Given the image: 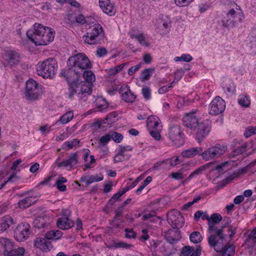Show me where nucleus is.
Returning <instances> with one entry per match:
<instances>
[{
	"label": "nucleus",
	"mask_w": 256,
	"mask_h": 256,
	"mask_svg": "<svg viewBox=\"0 0 256 256\" xmlns=\"http://www.w3.org/2000/svg\"><path fill=\"white\" fill-rule=\"evenodd\" d=\"M68 70L77 76L82 74L84 70L91 67L88 58L82 53L70 57L67 62Z\"/></svg>",
	"instance_id": "nucleus-2"
},
{
	"label": "nucleus",
	"mask_w": 256,
	"mask_h": 256,
	"mask_svg": "<svg viewBox=\"0 0 256 256\" xmlns=\"http://www.w3.org/2000/svg\"><path fill=\"white\" fill-rule=\"evenodd\" d=\"M78 160V154L77 152H74L70 154L67 160L58 163V168L70 166L72 168L77 164Z\"/></svg>",
	"instance_id": "nucleus-19"
},
{
	"label": "nucleus",
	"mask_w": 256,
	"mask_h": 256,
	"mask_svg": "<svg viewBox=\"0 0 256 256\" xmlns=\"http://www.w3.org/2000/svg\"><path fill=\"white\" fill-rule=\"evenodd\" d=\"M122 98L126 102H133L136 98V96L132 92L129 88L126 87V90L122 93Z\"/></svg>",
	"instance_id": "nucleus-27"
},
{
	"label": "nucleus",
	"mask_w": 256,
	"mask_h": 256,
	"mask_svg": "<svg viewBox=\"0 0 256 256\" xmlns=\"http://www.w3.org/2000/svg\"><path fill=\"white\" fill-rule=\"evenodd\" d=\"M222 220V216L218 213H214L211 215L210 220L208 222V227H210L211 226H217Z\"/></svg>",
	"instance_id": "nucleus-32"
},
{
	"label": "nucleus",
	"mask_w": 256,
	"mask_h": 256,
	"mask_svg": "<svg viewBox=\"0 0 256 256\" xmlns=\"http://www.w3.org/2000/svg\"><path fill=\"white\" fill-rule=\"evenodd\" d=\"M244 18L240 7L234 4L232 8L228 11L226 16L224 18L222 22L224 26L232 28L238 24L242 22Z\"/></svg>",
	"instance_id": "nucleus-5"
},
{
	"label": "nucleus",
	"mask_w": 256,
	"mask_h": 256,
	"mask_svg": "<svg viewBox=\"0 0 256 256\" xmlns=\"http://www.w3.org/2000/svg\"><path fill=\"white\" fill-rule=\"evenodd\" d=\"M248 41L254 43V44L256 46V32H253L252 34L248 36Z\"/></svg>",
	"instance_id": "nucleus-64"
},
{
	"label": "nucleus",
	"mask_w": 256,
	"mask_h": 256,
	"mask_svg": "<svg viewBox=\"0 0 256 256\" xmlns=\"http://www.w3.org/2000/svg\"><path fill=\"white\" fill-rule=\"evenodd\" d=\"M146 126L148 130L162 129V125L159 118L156 116H150L148 118Z\"/></svg>",
	"instance_id": "nucleus-18"
},
{
	"label": "nucleus",
	"mask_w": 256,
	"mask_h": 256,
	"mask_svg": "<svg viewBox=\"0 0 256 256\" xmlns=\"http://www.w3.org/2000/svg\"><path fill=\"white\" fill-rule=\"evenodd\" d=\"M92 86L93 84L80 81L76 78V80L68 83V90L66 94L70 98H72L76 94L78 95L90 94L91 92Z\"/></svg>",
	"instance_id": "nucleus-4"
},
{
	"label": "nucleus",
	"mask_w": 256,
	"mask_h": 256,
	"mask_svg": "<svg viewBox=\"0 0 256 256\" xmlns=\"http://www.w3.org/2000/svg\"><path fill=\"white\" fill-rule=\"evenodd\" d=\"M62 235V232L60 230H50L46 234L45 237L48 240H57L60 239Z\"/></svg>",
	"instance_id": "nucleus-29"
},
{
	"label": "nucleus",
	"mask_w": 256,
	"mask_h": 256,
	"mask_svg": "<svg viewBox=\"0 0 256 256\" xmlns=\"http://www.w3.org/2000/svg\"><path fill=\"white\" fill-rule=\"evenodd\" d=\"M255 134H256V126L255 127L249 126L246 129L244 136L246 138H248Z\"/></svg>",
	"instance_id": "nucleus-50"
},
{
	"label": "nucleus",
	"mask_w": 256,
	"mask_h": 256,
	"mask_svg": "<svg viewBox=\"0 0 256 256\" xmlns=\"http://www.w3.org/2000/svg\"><path fill=\"white\" fill-rule=\"evenodd\" d=\"M104 177L102 174H100V178H96V176H94V175L92 176H88V185L94 182H100L103 180Z\"/></svg>",
	"instance_id": "nucleus-56"
},
{
	"label": "nucleus",
	"mask_w": 256,
	"mask_h": 256,
	"mask_svg": "<svg viewBox=\"0 0 256 256\" xmlns=\"http://www.w3.org/2000/svg\"><path fill=\"white\" fill-rule=\"evenodd\" d=\"M32 30L26 32L28 38L36 45H46L54 40V32L48 27L36 23Z\"/></svg>",
	"instance_id": "nucleus-1"
},
{
	"label": "nucleus",
	"mask_w": 256,
	"mask_h": 256,
	"mask_svg": "<svg viewBox=\"0 0 256 256\" xmlns=\"http://www.w3.org/2000/svg\"><path fill=\"white\" fill-rule=\"evenodd\" d=\"M30 226L28 224H18L14 230V237L19 242L26 240L29 236Z\"/></svg>",
	"instance_id": "nucleus-13"
},
{
	"label": "nucleus",
	"mask_w": 256,
	"mask_h": 256,
	"mask_svg": "<svg viewBox=\"0 0 256 256\" xmlns=\"http://www.w3.org/2000/svg\"><path fill=\"white\" fill-rule=\"evenodd\" d=\"M36 198L29 196L20 200L18 202V206L20 208H26L36 202Z\"/></svg>",
	"instance_id": "nucleus-26"
},
{
	"label": "nucleus",
	"mask_w": 256,
	"mask_h": 256,
	"mask_svg": "<svg viewBox=\"0 0 256 256\" xmlns=\"http://www.w3.org/2000/svg\"><path fill=\"white\" fill-rule=\"evenodd\" d=\"M135 38H136L141 44L146 46H148V43L146 42L145 38L142 34L135 36Z\"/></svg>",
	"instance_id": "nucleus-54"
},
{
	"label": "nucleus",
	"mask_w": 256,
	"mask_h": 256,
	"mask_svg": "<svg viewBox=\"0 0 256 256\" xmlns=\"http://www.w3.org/2000/svg\"><path fill=\"white\" fill-rule=\"evenodd\" d=\"M235 248L233 245H230L228 246L224 244V249L218 252H222V256H232L234 253Z\"/></svg>",
	"instance_id": "nucleus-35"
},
{
	"label": "nucleus",
	"mask_w": 256,
	"mask_h": 256,
	"mask_svg": "<svg viewBox=\"0 0 256 256\" xmlns=\"http://www.w3.org/2000/svg\"><path fill=\"white\" fill-rule=\"evenodd\" d=\"M141 63L134 66L130 67L128 70V74L130 76H132L136 72L139 70L141 68Z\"/></svg>",
	"instance_id": "nucleus-58"
},
{
	"label": "nucleus",
	"mask_w": 256,
	"mask_h": 256,
	"mask_svg": "<svg viewBox=\"0 0 256 256\" xmlns=\"http://www.w3.org/2000/svg\"><path fill=\"white\" fill-rule=\"evenodd\" d=\"M247 147L248 144L246 143H244L242 146L236 148L234 150V152L236 155L241 154L246 151Z\"/></svg>",
	"instance_id": "nucleus-48"
},
{
	"label": "nucleus",
	"mask_w": 256,
	"mask_h": 256,
	"mask_svg": "<svg viewBox=\"0 0 256 256\" xmlns=\"http://www.w3.org/2000/svg\"><path fill=\"white\" fill-rule=\"evenodd\" d=\"M206 166H202L194 170L190 174L187 178L186 179V181H189L193 177L196 176L200 175L202 174V172L206 169Z\"/></svg>",
	"instance_id": "nucleus-42"
},
{
	"label": "nucleus",
	"mask_w": 256,
	"mask_h": 256,
	"mask_svg": "<svg viewBox=\"0 0 256 256\" xmlns=\"http://www.w3.org/2000/svg\"><path fill=\"white\" fill-rule=\"evenodd\" d=\"M36 247L44 252L50 250L52 248L50 242L45 238H37L34 242Z\"/></svg>",
	"instance_id": "nucleus-16"
},
{
	"label": "nucleus",
	"mask_w": 256,
	"mask_h": 256,
	"mask_svg": "<svg viewBox=\"0 0 256 256\" xmlns=\"http://www.w3.org/2000/svg\"><path fill=\"white\" fill-rule=\"evenodd\" d=\"M57 68L58 66L56 60L52 58L39 62L36 66L38 74L44 78H53L56 74Z\"/></svg>",
	"instance_id": "nucleus-6"
},
{
	"label": "nucleus",
	"mask_w": 256,
	"mask_h": 256,
	"mask_svg": "<svg viewBox=\"0 0 256 256\" xmlns=\"http://www.w3.org/2000/svg\"><path fill=\"white\" fill-rule=\"evenodd\" d=\"M110 132L111 138H112L114 142L119 143L122 140L123 136L122 134L116 132Z\"/></svg>",
	"instance_id": "nucleus-46"
},
{
	"label": "nucleus",
	"mask_w": 256,
	"mask_h": 256,
	"mask_svg": "<svg viewBox=\"0 0 256 256\" xmlns=\"http://www.w3.org/2000/svg\"><path fill=\"white\" fill-rule=\"evenodd\" d=\"M226 150V146L217 144L214 146L206 149L204 152L202 151V158L206 161L210 160L219 158Z\"/></svg>",
	"instance_id": "nucleus-8"
},
{
	"label": "nucleus",
	"mask_w": 256,
	"mask_h": 256,
	"mask_svg": "<svg viewBox=\"0 0 256 256\" xmlns=\"http://www.w3.org/2000/svg\"><path fill=\"white\" fill-rule=\"evenodd\" d=\"M170 176L172 178L177 180H182L184 178V176L180 172H172L170 174Z\"/></svg>",
	"instance_id": "nucleus-60"
},
{
	"label": "nucleus",
	"mask_w": 256,
	"mask_h": 256,
	"mask_svg": "<svg viewBox=\"0 0 256 256\" xmlns=\"http://www.w3.org/2000/svg\"><path fill=\"white\" fill-rule=\"evenodd\" d=\"M56 224L60 229L68 230L73 226L74 222L68 216H62L58 219Z\"/></svg>",
	"instance_id": "nucleus-21"
},
{
	"label": "nucleus",
	"mask_w": 256,
	"mask_h": 256,
	"mask_svg": "<svg viewBox=\"0 0 256 256\" xmlns=\"http://www.w3.org/2000/svg\"><path fill=\"white\" fill-rule=\"evenodd\" d=\"M107 50L104 48H99L97 49L96 54L98 57H102L107 54Z\"/></svg>",
	"instance_id": "nucleus-61"
},
{
	"label": "nucleus",
	"mask_w": 256,
	"mask_h": 256,
	"mask_svg": "<svg viewBox=\"0 0 256 256\" xmlns=\"http://www.w3.org/2000/svg\"><path fill=\"white\" fill-rule=\"evenodd\" d=\"M238 102L242 106L248 108L250 105V100L247 95L242 94L240 96V98L238 99Z\"/></svg>",
	"instance_id": "nucleus-36"
},
{
	"label": "nucleus",
	"mask_w": 256,
	"mask_h": 256,
	"mask_svg": "<svg viewBox=\"0 0 256 256\" xmlns=\"http://www.w3.org/2000/svg\"><path fill=\"white\" fill-rule=\"evenodd\" d=\"M110 132H109L102 136L100 140V142L104 146L110 140Z\"/></svg>",
	"instance_id": "nucleus-55"
},
{
	"label": "nucleus",
	"mask_w": 256,
	"mask_h": 256,
	"mask_svg": "<svg viewBox=\"0 0 256 256\" xmlns=\"http://www.w3.org/2000/svg\"><path fill=\"white\" fill-rule=\"evenodd\" d=\"M124 232H126L125 237L126 238H134L136 237V234L134 232L132 228H126L124 230Z\"/></svg>",
	"instance_id": "nucleus-53"
},
{
	"label": "nucleus",
	"mask_w": 256,
	"mask_h": 256,
	"mask_svg": "<svg viewBox=\"0 0 256 256\" xmlns=\"http://www.w3.org/2000/svg\"><path fill=\"white\" fill-rule=\"evenodd\" d=\"M162 129H156L149 130L150 134L156 140H158L161 138L160 132Z\"/></svg>",
	"instance_id": "nucleus-49"
},
{
	"label": "nucleus",
	"mask_w": 256,
	"mask_h": 256,
	"mask_svg": "<svg viewBox=\"0 0 256 256\" xmlns=\"http://www.w3.org/2000/svg\"><path fill=\"white\" fill-rule=\"evenodd\" d=\"M16 223L14 219L9 216H6L0 220V231L4 232Z\"/></svg>",
	"instance_id": "nucleus-23"
},
{
	"label": "nucleus",
	"mask_w": 256,
	"mask_h": 256,
	"mask_svg": "<svg viewBox=\"0 0 256 256\" xmlns=\"http://www.w3.org/2000/svg\"><path fill=\"white\" fill-rule=\"evenodd\" d=\"M24 249L23 248H18L10 250H4V254L5 256H22L24 254Z\"/></svg>",
	"instance_id": "nucleus-28"
},
{
	"label": "nucleus",
	"mask_w": 256,
	"mask_h": 256,
	"mask_svg": "<svg viewBox=\"0 0 256 256\" xmlns=\"http://www.w3.org/2000/svg\"><path fill=\"white\" fill-rule=\"evenodd\" d=\"M80 140L78 139H74L72 140L66 142L62 145L64 148L68 150L72 149L74 148L79 147Z\"/></svg>",
	"instance_id": "nucleus-33"
},
{
	"label": "nucleus",
	"mask_w": 256,
	"mask_h": 256,
	"mask_svg": "<svg viewBox=\"0 0 256 256\" xmlns=\"http://www.w3.org/2000/svg\"><path fill=\"white\" fill-rule=\"evenodd\" d=\"M154 71V68H149L145 69L142 72L140 78L144 82L149 80L152 72Z\"/></svg>",
	"instance_id": "nucleus-40"
},
{
	"label": "nucleus",
	"mask_w": 256,
	"mask_h": 256,
	"mask_svg": "<svg viewBox=\"0 0 256 256\" xmlns=\"http://www.w3.org/2000/svg\"><path fill=\"white\" fill-rule=\"evenodd\" d=\"M42 92V86L38 84L35 80L30 79L27 81L24 94L28 100H34L38 99Z\"/></svg>",
	"instance_id": "nucleus-7"
},
{
	"label": "nucleus",
	"mask_w": 256,
	"mask_h": 256,
	"mask_svg": "<svg viewBox=\"0 0 256 256\" xmlns=\"http://www.w3.org/2000/svg\"><path fill=\"white\" fill-rule=\"evenodd\" d=\"M210 106L209 114L211 115H218L222 113L225 110V102L220 97L217 96L211 102Z\"/></svg>",
	"instance_id": "nucleus-12"
},
{
	"label": "nucleus",
	"mask_w": 256,
	"mask_h": 256,
	"mask_svg": "<svg viewBox=\"0 0 256 256\" xmlns=\"http://www.w3.org/2000/svg\"><path fill=\"white\" fill-rule=\"evenodd\" d=\"M51 222V219L46 216H40L34 222V226L38 229L48 228Z\"/></svg>",
	"instance_id": "nucleus-17"
},
{
	"label": "nucleus",
	"mask_w": 256,
	"mask_h": 256,
	"mask_svg": "<svg viewBox=\"0 0 256 256\" xmlns=\"http://www.w3.org/2000/svg\"><path fill=\"white\" fill-rule=\"evenodd\" d=\"M118 116V114L116 112L109 114L104 120V124H110L115 122V118Z\"/></svg>",
	"instance_id": "nucleus-43"
},
{
	"label": "nucleus",
	"mask_w": 256,
	"mask_h": 256,
	"mask_svg": "<svg viewBox=\"0 0 256 256\" xmlns=\"http://www.w3.org/2000/svg\"><path fill=\"white\" fill-rule=\"evenodd\" d=\"M208 230L211 234L208 238V242L210 248H214L216 252L222 251L224 248L225 234L224 230L220 226H211Z\"/></svg>",
	"instance_id": "nucleus-3"
},
{
	"label": "nucleus",
	"mask_w": 256,
	"mask_h": 256,
	"mask_svg": "<svg viewBox=\"0 0 256 256\" xmlns=\"http://www.w3.org/2000/svg\"><path fill=\"white\" fill-rule=\"evenodd\" d=\"M114 246L116 248H129L132 246V245L128 244L127 243L124 242H118L116 243H115Z\"/></svg>",
	"instance_id": "nucleus-59"
},
{
	"label": "nucleus",
	"mask_w": 256,
	"mask_h": 256,
	"mask_svg": "<svg viewBox=\"0 0 256 256\" xmlns=\"http://www.w3.org/2000/svg\"><path fill=\"white\" fill-rule=\"evenodd\" d=\"M167 220L174 228L178 229L184 224V218L181 213L176 210L170 211L167 214Z\"/></svg>",
	"instance_id": "nucleus-9"
},
{
	"label": "nucleus",
	"mask_w": 256,
	"mask_h": 256,
	"mask_svg": "<svg viewBox=\"0 0 256 256\" xmlns=\"http://www.w3.org/2000/svg\"><path fill=\"white\" fill-rule=\"evenodd\" d=\"M202 148L194 147L183 150L182 152V156L184 158H190L196 155L202 156Z\"/></svg>",
	"instance_id": "nucleus-22"
},
{
	"label": "nucleus",
	"mask_w": 256,
	"mask_h": 256,
	"mask_svg": "<svg viewBox=\"0 0 256 256\" xmlns=\"http://www.w3.org/2000/svg\"><path fill=\"white\" fill-rule=\"evenodd\" d=\"M196 138L198 143L205 138L208 134L211 128V122L208 120H205L200 122L197 126Z\"/></svg>",
	"instance_id": "nucleus-11"
},
{
	"label": "nucleus",
	"mask_w": 256,
	"mask_h": 256,
	"mask_svg": "<svg viewBox=\"0 0 256 256\" xmlns=\"http://www.w3.org/2000/svg\"><path fill=\"white\" fill-rule=\"evenodd\" d=\"M166 162H168V163L170 164V166H174L177 164H178L180 162V160L178 158V157H177L175 159H172V158H171L169 160H166Z\"/></svg>",
	"instance_id": "nucleus-62"
},
{
	"label": "nucleus",
	"mask_w": 256,
	"mask_h": 256,
	"mask_svg": "<svg viewBox=\"0 0 256 256\" xmlns=\"http://www.w3.org/2000/svg\"><path fill=\"white\" fill-rule=\"evenodd\" d=\"M110 3V0H99L100 6L102 10Z\"/></svg>",
	"instance_id": "nucleus-63"
},
{
	"label": "nucleus",
	"mask_w": 256,
	"mask_h": 256,
	"mask_svg": "<svg viewBox=\"0 0 256 256\" xmlns=\"http://www.w3.org/2000/svg\"><path fill=\"white\" fill-rule=\"evenodd\" d=\"M67 182L66 178L59 176L58 178L56 180L54 186L57 188L60 192H64L66 190V186L64 184V183Z\"/></svg>",
	"instance_id": "nucleus-31"
},
{
	"label": "nucleus",
	"mask_w": 256,
	"mask_h": 256,
	"mask_svg": "<svg viewBox=\"0 0 256 256\" xmlns=\"http://www.w3.org/2000/svg\"><path fill=\"white\" fill-rule=\"evenodd\" d=\"M159 218L155 215L154 212H152L148 214H146L142 216V220L144 221L150 220V222H153L156 221V219Z\"/></svg>",
	"instance_id": "nucleus-45"
},
{
	"label": "nucleus",
	"mask_w": 256,
	"mask_h": 256,
	"mask_svg": "<svg viewBox=\"0 0 256 256\" xmlns=\"http://www.w3.org/2000/svg\"><path fill=\"white\" fill-rule=\"evenodd\" d=\"M75 21L76 23L80 24H84L86 23V20L84 16L82 14L75 16Z\"/></svg>",
	"instance_id": "nucleus-57"
},
{
	"label": "nucleus",
	"mask_w": 256,
	"mask_h": 256,
	"mask_svg": "<svg viewBox=\"0 0 256 256\" xmlns=\"http://www.w3.org/2000/svg\"><path fill=\"white\" fill-rule=\"evenodd\" d=\"M128 62H125L122 64L114 68H110V72L111 74H115L120 72L121 70H122V68H124V66H128Z\"/></svg>",
	"instance_id": "nucleus-47"
},
{
	"label": "nucleus",
	"mask_w": 256,
	"mask_h": 256,
	"mask_svg": "<svg viewBox=\"0 0 256 256\" xmlns=\"http://www.w3.org/2000/svg\"><path fill=\"white\" fill-rule=\"evenodd\" d=\"M96 108L100 112H105L108 107V104L103 97H98L95 100Z\"/></svg>",
	"instance_id": "nucleus-25"
},
{
	"label": "nucleus",
	"mask_w": 256,
	"mask_h": 256,
	"mask_svg": "<svg viewBox=\"0 0 256 256\" xmlns=\"http://www.w3.org/2000/svg\"><path fill=\"white\" fill-rule=\"evenodd\" d=\"M12 246V243L10 240L5 238H0V248L8 250V249L11 248Z\"/></svg>",
	"instance_id": "nucleus-39"
},
{
	"label": "nucleus",
	"mask_w": 256,
	"mask_h": 256,
	"mask_svg": "<svg viewBox=\"0 0 256 256\" xmlns=\"http://www.w3.org/2000/svg\"><path fill=\"white\" fill-rule=\"evenodd\" d=\"M168 138L176 146L184 143V134L178 126H174L169 128Z\"/></svg>",
	"instance_id": "nucleus-10"
},
{
	"label": "nucleus",
	"mask_w": 256,
	"mask_h": 256,
	"mask_svg": "<svg viewBox=\"0 0 256 256\" xmlns=\"http://www.w3.org/2000/svg\"><path fill=\"white\" fill-rule=\"evenodd\" d=\"M106 7V8L102 10L105 14L110 16H114L115 15L116 13V8L112 4L110 3Z\"/></svg>",
	"instance_id": "nucleus-44"
},
{
	"label": "nucleus",
	"mask_w": 256,
	"mask_h": 256,
	"mask_svg": "<svg viewBox=\"0 0 256 256\" xmlns=\"http://www.w3.org/2000/svg\"><path fill=\"white\" fill-rule=\"evenodd\" d=\"M102 28L100 24H95L91 31L88 32L92 34V36H94V37L98 38V37L102 32Z\"/></svg>",
	"instance_id": "nucleus-41"
},
{
	"label": "nucleus",
	"mask_w": 256,
	"mask_h": 256,
	"mask_svg": "<svg viewBox=\"0 0 256 256\" xmlns=\"http://www.w3.org/2000/svg\"><path fill=\"white\" fill-rule=\"evenodd\" d=\"M164 237L168 243L176 244L181 238L180 232L178 229H170L164 232Z\"/></svg>",
	"instance_id": "nucleus-15"
},
{
	"label": "nucleus",
	"mask_w": 256,
	"mask_h": 256,
	"mask_svg": "<svg viewBox=\"0 0 256 256\" xmlns=\"http://www.w3.org/2000/svg\"><path fill=\"white\" fill-rule=\"evenodd\" d=\"M74 118V114L72 111L68 112L62 115L60 118L56 122V124L60 123L66 124L70 122Z\"/></svg>",
	"instance_id": "nucleus-30"
},
{
	"label": "nucleus",
	"mask_w": 256,
	"mask_h": 256,
	"mask_svg": "<svg viewBox=\"0 0 256 256\" xmlns=\"http://www.w3.org/2000/svg\"><path fill=\"white\" fill-rule=\"evenodd\" d=\"M183 122L184 126L190 128H196L200 123L197 116L196 115V112H194L186 114Z\"/></svg>",
	"instance_id": "nucleus-14"
},
{
	"label": "nucleus",
	"mask_w": 256,
	"mask_h": 256,
	"mask_svg": "<svg viewBox=\"0 0 256 256\" xmlns=\"http://www.w3.org/2000/svg\"><path fill=\"white\" fill-rule=\"evenodd\" d=\"M202 248L198 246L194 250L193 246H185L182 250V254L183 256H200L201 254Z\"/></svg>",
	"instance_id": "nucleus-20"
},
{
	"label": "nucleus",
	"mask_w": 256,
	"mask_h": 256,
	"mask_svg": "<svg viewBox=\"0 0 256 256\" xmlns=\"http://www.w3.org/2000/svg\"><path fill=\"white\" fill-rule=\"evenodd\" d=\"M6 56L7 61L11 66L17 64L20 62V55L16 52L12 50L8 51Z\"/></svg>",
	"instance_id": "nucleus-24"
},
{
	"label": "nucleus",
	"mask_w": 256,
	"mask_h": 256,
	"mask_svg": "<svg viewBox=\"0 0 256 256\" xmlns=\"http://www.w3.org/2000/svg\"><path fill=\"white\" fill-rule=\"evenodd\" d=\"M142 92L144 98L146 100H148L151 98L150 89V88L146 86L142 88Z\"/></svg>",
	"instance_id": "nucleus-52"
},
{
	"label": "nucleus",
	"mask_w": 256,
	"mask_h": 256,
	"mask_svg": "<svg viewBox=\"0 0 256 256\" xmlns=\"http://www.w3.org/2000/svg\"><path fill=\"white\" fill-rule=\"evenodd\" d=\"M82 74H83V77L85 80L84 82L93 84V82L95 81V76L92 70H84Z\"/></svg>",
	"instance_id": "nucleus-34"
},
{
	"label": "nucleus",
	"mask_w": 256,
	"mask_h": 256,
	"mask_svg": "<svg viewBox=\"0 0 256 256\" xmlns=\"http://www.w3.org/2000/svg\"><path fill=\"white\" fill-rule=\"evenodd\" d=\"M125 156L122 154V150H119L116 154L114 157V161L115 163H118L123 161L125 159Z\"/></svg>",
	"instance_id": "nucleus-51"
},
{
	"label": "nucleus",
	"mask_w": 256,
	"mask_h": 256,
	"mask_svg": "<svg viewBox=\"0 0 256 256\" xmlns=\"http://www.w3.org/2000/svg\"><path fill=\"white\" fill-rule=\"evenodd\" d=\"M84 42L90 44H96L98 42V38L92 35V34L86 32L83 36Z\"/></svg>",
	"instance_id": "nucleus-37"
},
{
	"label": "nucleus",
	"mask_w": 256,
	"mask_h": 256,
	"mask_svg": "<svg viewBox=\"0 0 256 256\" xmlns=\"http://www.w3.org/2000/svg\"><path fill=\"white\" fill-rule=\"evenodd\" d=\"M190 239L193 243L198 244L202 241V237L199 232L195 231L191 233L190 236Z\"/></svg>",
	"instance_id": "nucleus-38"
}]
</instances>
